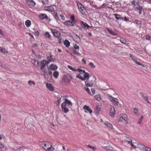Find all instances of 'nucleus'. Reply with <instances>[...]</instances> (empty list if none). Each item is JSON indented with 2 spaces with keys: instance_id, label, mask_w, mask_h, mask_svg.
<instances>
[{
  "instance_id": "obj_25",
  "label": "nucleus",
  "mask_w": 151,
  "mask_h": 151,
  "mask_svg": "<svg viewBox=\"0 0 151 151\" xmlns=\"http://www.w3.org/2000/svg\"><path fill=\"white\" fill-rule=\"evenodd\" d=\"M74 40L75 41L77 42H80L81 41V40L80 37L77 35H76L75 36Z\"/></svg>"
},
{
  "instance_id": "obj_58",
  "label": "nucleus",
  "mask_w": 151,
  "mask_h": 151,
  "mask_svg": "<svg viewBox=\"0 0 151 151\" xmlns=\"http://www.w3.org/2000/svg\"><path fill=\"white\" fill-rule=\"evenodd\" d=\"M73 53L75 55H78V52L77 51H76V50H75L73 51Z\"/></svg>"
},
{
  "instance_id": "obj_29",
  "label": "nucleus",
  "mask_w": 151,
  "mask_h": 151,
  "mask_svg": "<svg viewBox=\"0 0 151 151\" xmlns=\"http://www.w3.org/2000/svg\"><path fill=\"white\" fill-rule=\"evenodd\" d=\"M104 148L107 151H112L113 149L112 147H104Z\"/></svg>"
},
{
  "instance_id": "obj_22",
  "label": "nucleus",
  "mask_w": 151,
  "mask_h": 151,
  "mask_svg": "<svg viewBox=\"0 0 151 151\" xmlns=\"http://www.w3.org/2000/svg\"><path fill=\"white\" fill-rule=\"evenodd\" d=\"M115 111L114 108L113 107H111L110 111V115L111 116H113L115 114Z\"/></svg>"
},
{
  "instance_id": "obj_31",
  "label": "nucleus",
  "mask_w": 151,
  "mask_h": 151,
  "mask_svg": "<svg viewBox=\"0 0 151 151\" xmlns=\"http://www.w3.org/2000/svg\"><path fill=\"white\" fill-rule=\"evenodd\" d=\"M64 44L65 46L67 47H69L70 43L68 40H66L64 42Z\"/></svg>"
},
{
  "instance_id": "obj_11",
  "label": "nucleus",
  "mask_w": 151,
  "mask_h": 151,
  "mask_svg": "<svg viewBox=\"0 0 151 151\" xmlns=\"http://www.w3.org/2000/svg\"><path fill=\"white\" fill-rule=\"evenodd\" d=\"M84 110V111L86 113L88 112L89 113L91 114L92 112V111L90 108V107L86 105H84L83 107Z\"/></svg>"
},
{
  "instance_id": "obj_12",
  "label": "nucleus",
  "mask_w": 151,
  "mask_h": 151,
  "mask_svg": "<svg viewBox=\"0 0 151 151\" xmlns=\"http://www.w3.org/2000/svg\"><path fill=\"white\" fill-rule=\"evenodd\" d=\"M61 108L62 111L64 113H67L69 111L68 107H67L65 104H61Z\"/></svg>"
},
{
  "instance_id": "obj_13",
  "label": "nucleus",
  "mask_w": 151,
  "mask_h": 151,
  "mask_svg": "<svg viewBox=\"0 0 151 151\" xmlns=\"http://www.w3.org/2000/svg\"><path fill=\"white\" fill-rule=\"evenodd\" d=\"M39 17L40 19L41 20L45 19L46 20L48 19L49 18L47 15L45 14H39Z\"/></svg>"
},
{
  "instance_id": "obj_2",
  "label": "nucleus",
  "mask_w": 151,
  "mask_h": 151,
  "mask_svg": "<svg viewBox=\"0 0 151 151\" xmlns=\"http://www.w3.org/2000/svg\"><path fill=\"white\" fill-rule=\"evenodd\" d=\"M70 21L67 20L63 22L64 24L65 25L68 26H74V24L75 21V16L74 15H72L70 17Z\"/></svg>"
},
{
  "instance_id": "obj_48",
  "label": "nucleus",
  "mask_w": 151,
  "mask_h": 151,
  "mask_svg": "<svg viewBox=\"0 0 151 151\" xmlns=\"http://www.w3.org/2000/svg\"><path fill=\"white\" fill-rule=\"evenodd\" d=\"M120 41L122 43L124 44L126 43V40L122 37L120 38Z\"/></svg>"
},
{
  "instance_id": "obj_38",
  "label": "nucleus",
  "mask_w": 151,
  "mask_h": 151,
  "mask_svg": "<svg viewBox=\"0 0 151 151\" xmlns=\"http://www.w3.org/2000/svg\"><path fill=\"white\" fill-rule=\"evenodd\" d=\"M28 84L30 86H31L32 84L33 85H35V82L33 81H28Z\"/></svg>"
},
{
  "instance_id": "obj_27",
  "label": "nucleus",
  "mask_w": 151,
  "mask_h": 151,
  "mask_svg": "<svg viewBox=\"0 0 151 151\" xmlns=\"http://www.w3.org/2000/svg\"><path fill=\"white\" fill-rule=\"evenodd\" d=\"M59 73L57 71H55L53 73V77L55 78H57L58 77Z\"/></svg>"
},
{
  "instance_id": "obj_49",
  "label": "nucleus",
  "mask_w": 151,
  "mask_h": 151,
  "mask_svg": "<svg viewBox=\"0 0 151 151\" xmlns=\"http://www.w3.org/2000/svg\"><path fill=\"white\" fill-rule=\"evenodd\" d=\"M145 38L146 40H149L150 39L151 37L149 35L147 34L145 35Z\"/></svg>"
},
{
  "instance_id": "obj_41",
  "label": "nucleus",
  "mask_w": 151,
  "mask_h": 151,
  "mask_svg": "<svg viewBox=\"0 0 151 151\" xmlns=\"http://www.w3.org/2000/svg\"><path fill=\"white\" fill-rule=\"evenodd\" d=\"M132 3L134 6L138 4V3L137 1L136 0H133V1L132 2Z\"/></svg>"
},
{
  "instance_id": "obj_57",
  "label": "nucleus",
  "mask_w": 151,
  "mask_h": 151,
  "mask_svg": "<svg viewBox=\"0 0 151 151\" xmlns=\"http://www.w3.org/2000/svg\"><path fill=\"white\" fill-rule=\"evenodd\" d=\"M142 7L139 10L138 12L140 14H141L142 13Z\"/></svg>"
},
{
  "instance_id": "obj_23",
  "label": "nucleus",
  "mask_w": 151,
  "mask_h": 151,
  "mask_svg": "<svg viewBox=\"0 0 151 151\" xmlns=\"http://www.w3.org/2000/svg\"><path fill=\"white\" fill-rule=\"evenodd\" d=\"M114 16H115V18L117 20L123 19V17H122L121 15L115 14H114Z\"/></svg>"
},
{
  "instance_id": "obj_63",
  "label": "nucleus",
  "mask_w": 151,
  "mask_h": 151,
  "mask_svg": "<svg viewBox=\"0 0 151 151\" xmlns=\"http://www.w3.org/2000/svg\"><path fill=\"white\" fill-rule=\"evenodd\" d=\"M4 147V145L0 143V148H3Z\"/></svg>"
},
{
  "instance_id": "obj_47",
  "label": "nucleus",
  "mask_w": 151,
  "mask_h": 151,
  "mask_svg": "<svg viewBox=\"0 0 151 151\" xmlns=\"http://www.w3.org/2000/svg\"><path fill=\"white\" fill-rule=\"evenodd\" d=\"M0 51L3 53H5L6 52V50L5 48H2L0 47Z\"/></svg>"
},
{
  "instance_id": "obj_1",
  "label": "nucleus",
  "mask_w": 151,
  "mask_h": 151,
  "mask_svg": "<svg viewBox=\"0 0 151 151\" xmlns=\"http://www.w3.org/2000/svg\"><path fill=\"white\" fill-rule=\"evenodd\" d=\"M40 145L44 150L47 151H54V148L52 147L51 143L47 141L40 142Z\"/></svg>"
},
{
  "instance_id": "obj_19",
  "label": "nucleus",
  "mask_w": 151,
  "mask_h": 151,
  "mask_svg": "<svg viewBox=\"0 0 151 151\" xmlns=\"http://www.w3.org/2000/svg\"><path fill=\"white\" fill-rule=\"evenodd\" d=\"M49 69L52 70H55L58 68V67L55 65L52 64L49 66Z\"/></svg>"
},
{
  "instance_id": "obj_40",
  "label": "nucleus",
  "mask_w": 151,
  "mask_h": 151,
  "mask_svg": "<svg viewBox=\"0 0 151 151\" xmlns=\"http://www.w3.org/2000/svg\"><path fill=\"white\" fill-rule=\"evenodd\" d=\"M88 147L90 149H91L93 150L94 151L96 150V148L95 147L93 146H91L90 145H88Z\"/></svg>"
},
{
  "instance_id": "obj_21",
  "label": "nucleus",
  "mask_w": 151,
  "mask_h": 151,
  "mask_svg": "<svg viewBox=\"0 0 151 151\" xmlns=\"http://www.w3.org/2000/svg\"><path fill=\"white\" fill-rule=\"evenodd\" d=\"M80 23L82 26L83 25V27L86 28L87 29L91 27V26L88 25L86 23H84L83 21H81Z\"/></svg>"
},
{
  "instance_id": "obj_64",
  "label": "nucleus",
  "mask_w": 151,
  "mask_h": 151,
  "mask_svg": "<svg viewBox=\"0 0 151 151\" xmlns=\"http://www.w3.org/2000/svg\"><path fill=\"white\" fill-rule=\"evenodd\" d=\"M124 19V21L126 22H127L129 20V19L127 18V17H125Z\"/></svg>"
},
{
  "instance_id": "obj_6",
  "label": "nucleus",
  "mask_w": 151,
  "mask_h": 151,
  "mask_svg": "<svg viewBox=\"0 0 151 151\" xmlns=\"http://www.w3.org/2000/svg\"><path fill=\"white\" fill-rule=\"evenodd\" d=\"M127 119L128 118L127 115L125 114H123L120 115L119 121L122 122L126 124H128Z\"/></svg>"
},
{
  "instance_id": "obj_60",
  "label": "nucleus",
  "mask_w": 151,
  "mask_h": 151,
  "mask_svg": "<svg viewBox=\"0 0 151 151\" xmlns=\"http://www.w3.org/2000/svg\"><path fill=\"white\" fill-rule=\"evenodd\" d=\"M129 140H130V141L127 140V141H126V142H127L129 144H130L131 143V142H132V139H130Z\"/></svg>"
},
{
  "instance_id": "obj_55",
  "label": "nucleus",
  "mask_w": 151,
  "mask_h": 151,
  "mask_svg": "<svg viewBox=\"0 0 151 151\" xmlns=\"http://www.w3.org/2000/svg\"><path fill=\"white\" fill-rule=\"evenodd\" d=\"M35 35L36 36H38L39 35V32L37 31H36L34 33Z\"/></svg>"
},
{
  "instance_id": "obj_36",
  "label": "nucleus",
  "mask_w": 151,
  "mask_h": 151,
  "mask_svg": "<svg viewBox=\"0 0 151 151\" xmlns=\"http://www.w3.org/2000/svg\"><path fill=\"white\" fill-rule=\"evenodd\" d=\"M143 117L144 116L143 115H141V116L140 118L139 119L138 121V123L139 124H140L141 123Z\"/></svg>"
},
{
  "instance_id": "obj_46",
  "label": "nucleus",
  "mask_w": 151,
  "mask_h": 151,
  "mask_svg": "<svg viewBox=\"0 0 151 151\" xmlns=\"http://www.w3.org/2000/svg\"><path fill=\"white\" fill-rule=\"evenodd\" d=\"M73 47L76 50H78L79 49V47L76 44H73Z\"/></svg>"
},
{
  "instance_id": "obj_34",
  "label": "nucleus",
  "mask_w": 151,
  "mask_h": 151,
  "mask_svg": "<svg viewBox=\"0 0 151 151\" xmlns=\"http://www.w3.org/2000/svg\"><path fill=\"white\" fill-rule=\"evenodd\" d=\"M136 23L138 25L140 26L142 22L138 19H136L135 20Z\"/></svg>"
},
{
  "instance_id": "obj_35",
  "label": "nucleus",
  "mask_w": 151,
  "mask_h": 151,
  "mask_svg": "<svg viewBox=\"0 0 151 151\" xmlns=\"http://www.w3.org/2000/svg\"><path fill=\"white\" fill-rule=\"evenodd\" d=\"M58 98V104L59 105L60 103L61 102V98H62V96L61 97H60V96H57Z\"/></svg>"
},
{
  "instance_id": "obj_59",
  "label": "nucleus",
  "mask_w": 151,
  "mask_h": 151,
  "mask_svg": "<svg viewBox=\"0 0 151 151\" xmlns=\"http://www.w3.org/2000/svg\"><path fill=\"white\" fill-rule=\"evenodd\" d=\"M142 7V6H140L139 5H138V6H137L136 7V9L137 10H138Z\"/></svg>"
},
{
  "instance_id": "obj_61",
  "label": "nucleus",
  "mask_w": 151,
  "mask_h": 151,
  "mask_svg": "<svg viewBox=\"0 0 151 151\" xmlns=\"http://www.w3.org/2000/svg\"><path fill=\"white\" fill-rule=\"evenodd\" d=\"M82 61L83 63L84 64H86V60L84 59H82Z\"/></svg>"
},
{
  "instance_id": "obj_56",
  "label": "nucleus",
  "mask_w": 151,
  "mask_h": 151,
  "mask_svg": "<svg viewBox=\"0 0 151 151\" xmlns=\"http://www.w3.org/2000/svg\"><path fill=\"white\" fill-rule=\"evenodd\" d=\"M60 17L61 18V19L62 20H65V18L64 16L63 15H60Z\"/></svg>"
},
{
  "instance_id": "obj_32",
  "label": "nucleus",
  "mask_w": 151,
  "mask_h": 151,
  "mask_svg": "<svg viewBox=\"0 0 151 151\" xmlns=\"http://www.w3.org/2000/svg\"><path fill=\"white\" fill-rule=\"evenodd\" d=\"M95 98L98 101H99L101 99V97L99 95H96L94 96Z\"/></svg>"
},
{
  "instance_id": "obj_30",
  "label": "nucleus",
  "mask_w": 151,
  "mask_h": 151,
  "mask_svg": "<svg viewBox=\"0 0 151 151\" xmlns=\"http://www.w3.org/2000/svg\"><path fill=\"white\" fill-rule=\"evenodd\" d=\"M25 24L27 27H30L31 25V22L29 20H27L25 22Z\"/></svg>"
},
{
  "instance_id": "obj_42",
  "label": "nucleus",
  "mask_w": 151,
  "mask_h": 151,
  "mask_svg": "<svg viewBox=\"0 0 151 151\" xmlns=\"http://www.w3.org/2000/svg\"><path fill=\"white\" fill-rule=\"evenodd\" d=\"M68 67L69 69L72 70L73 71L76 72V69H74L73 68H72L69 65H68Z\"/></svg>"
},
{
  "instance_id": "obj_24",
  "label": "nucleus",
  "mask_w": 151,
  "mask_h": 151,
  "mask_svg": "<svg viewBox=\"0 0 151 151\" xmlns=\"http://www.w3.org/2000/svg\"><path fill=\"white\" fill-rule=\"evenodd\" d=\"M134 112L136 116H138L139 115V113L138 110L136 108H134L133 109Z\"/></svg>"
},
{
  "instance_id": "obj_51",
  "label": "nucleus",
  "mask_w": 151,
  "mask_h": 151,
  "mask_svg": "<svg viewBox=\"0 0 151 151\" xmlns=\"http://www.w3.org/2000/svg\"><path fill=\"white\" fill-rule=\"evenodd\" d=\"M53 15L55 17V18L56 17L58 19H59V18L58 17V14H57V13H56V12L54 13Z\"/></svg>"
},
{
  "instance_id": "obj_4",
  "label": "nucleus",
  "mask_w": 151,
  "mask_h": 151,
  "mask_svg": "<svg viewBox=\"0 0 151 151\" xmlns=\"http://www.w3.org/2000/svg\"><path fill=\"white\" fill-rule=\"evenodd\" d=\"M77 4L79 9L80 12L83 15H86V11L84 6L82 5L79 1H77Z\"/></svg>"
},
{
  "instance_id": "obj_8",
  "label": "nucleus",
  "mask_w": 151,
  "mask_h": 151,
  "mask_svg": "<svg viewBox=\"0 0 151 151\" xmlns=\"http://www.w3.org/2000/svg\"><path fill=\"white\" fill-rule=\"evenodd\" d=\"M138 148L142 151H151V148L142 145H140Z\"/></svg>"
},
{
  "instance_id": "obj_3",
  "label": "nucleus",
  "mask_w": 151,
  "mask_h": 151,
  "mask_svg": "<svg viewBox=\"0 0 151 151\" xmlns=\"http://www.w3.org/2000/svg\"><path fill=\"white\" fill-rule=\"evenodd\" d=\"M39 65L42 72L44 74H45L46 72V70L45 68L46 65V60H41Z\"/></svg>"
},
{
  "instance_id": "obj_7",
  "label": "nucleus",
  "mask_w": 151,
  "mask_h": 151,
  "mask_svg": "<svg viewBox=\"0 0 151 151\" xmlns=\"http://www.w3.org/2000/svg\"><path fill=\"white\" fill-rule=\"evenodd\" d=\"M50 30L55 37L58 38H59L60 37L61 35L59 32L55 29H51Z\"/></svg>"
},
{
  "instance_id": "obj_20",
  "label": "nucleus",
  "mask_w": 151,
  "mask_h": 151,
  "mask_svg": "<svg viewBox=\"0 0 151 151\" xmlns=\"http://www.w3.org/2000/svg\"><path fill=\"white\" fill-rule=\"evenodd\" d=\"M85 84L87 86L91 87L93 86V81H89L88 80L86 81Z\"/></svg>"
},
{
  "instance_id": "obj_33",
  "label": "nucleus",
  "mask_w": 151,
  "mask_h": 151,
  "mask_svg": "<svg viewBox=\"0 0 151 151\" xmlns=\"http://www.w3.org/2000/svg\"><path fill=\"white\" fill-rule=\"evenodd\" d=\"M52 55H50V56L47 57V58L48 60H50L51 62H53L55 61V59L52 58Z\"/></svg>"
},
{
  "instance_id": "obj_44",
  "label": "nucleus",
  "mask_w": 151,
  "mask_h": 151,
  "mask_svg": "<svg viewBox=\"0 0 151 151\" xmlns=\"http://www.w3.org/2000/svg\"><path fill=\"white\" fill-rule=\"evenodd\" d=\"M29 2H31V4L32 6H34L35 5L36 3L33 0H29Z\"/></svg>"
},
{
  "instance_id": "obj_26",
  "label": "nucleus",
  "mask_w": 151,
  "mask_h": 151,
  "mask_svg": "<svg viewBox=\"0 0 151 151\" xmlns=\"http://www.w3.org/2000/svg\"><path fill=\"white\" fill-rule=\"evenodd\" d=\"M32 64L35 66L38 65L39 64V62L38 61L36 60L35 59H33L32 60Z\"/></svg>"
},
{
  "instance_id": "obj_15",
  "label": "nucleus",
  "mask_w": 151,
  "mask_h": 151,
  "mask_svg": "<svg viewBox=\"0 0 151 151\" xmlns=\"http://www.w3.org/2000/svg\"><path fill=\"white\" fill-rule=\"evenodd\" d=\"M130 56L131 58V59L134 61V62L136 63L138 65H139L142 66V64L140 63L139 62L135 59V58L134 57L133 55H132L131 54H130Z\"/></svg>"
},
{
  "instance_id": "obj_17",
  "label": "nucleus",
  "mask_w": 151,
  "mask_h": 151,
  "mask_svg": "<svg viewBox=\"0 0 151 151\" xmlns=\"http://www.w3.org/2000/svg\"><path fill=\"white\" fill-rule=\"evenodd\" d=\"M46 87L48 89L51 91H53L54 90L52 85L50 83H47Z\"/></svg>"
},
{
  "instance_id": "obj_9",
  "label": "nucleus",
  "mask_w": 151,
  "mask_h": 151,
  "mask_svg": "<svg viewBox=\"0 0 151 151\" xmlns=\"http://www.w3.org/2000/svg\"><path fill=\"white\" fill-rule=\"evenodd\" d=\"M45 9L48 11L54 12L55 10L56 7L54 5H52L49 6H46Z\"/></svg>"
},
{
  "instance_id": "obj_28",
  "label": "nucleus",
  "mask_w": 151,
  "mask_h": 151,
  "mask_svg": "<svg viewBox=\"0 0 151 151\" xmlns=\"http://www.w3.org/2000/svg\"><path fill=\"white\" fill-rule=\"evenodd\" d=\"M45 37L49 39H50L51 37V35L48 32H46L45 34Z\"/></svg>"
},
{
  "instance_id": "obj_37",
  "label": "nucleus",
  "mask_w": 151,
  "mask_h": 151,
  "mask_svg": "<svg viewBox=\"0 0 151 151\" xmlns=\"http://www.w3.org/2000/svg\"><path fill=\"white\" fill-rule=\"evenodd\" d=\"M143 99L145 101L147 102L148 103L151 104V103L148 101V97L147 96H145Z\"/></svg>"
},
{
  "instance_id": "obj_45",
  "label": "nucleus",
  "mask_w": 151,
  "mask_h": 151,
  "mask_svg": "<svg viewBox=\"0 0 151 151\" xmlns=\"http://www.w3.org/2000/svg\"><path fill=\"white\" fill-rule=\"evenodd\" d=\"M89 65L92 68H96L95 65L92 62L90 63L89 64Z\"/></svg>"
},
{
  "instance_id": "obj_39",
  "label": "nucleus",
  "mask_w": 151,
  "mask_h": 151,
  "mask_svg": "<svg viewBox=\"0 0 151 151\" xmlns=\"http://www.w3.org/2000/svg\"><path fill=\"white\" fill-rule=\"evenodd\" d=\"M14 150L15 151H23V147H21L17 149H14Z\"/></svg>"
},
{
  "instance_id": "obj_52",
  "label": "nucleus",
  "mask_w": 151,
  "mask_h": 151,
  "mask_svg": "<svg viewBox=\"0 0 151 151\" xmlns=\"http://www.w3.org/2000/svg\"><path fill=\"white\" fill-rule=\"evenodd\" d=\"M48 0H42V3L44 4H46L48 2Z\"/></svg>"
},
{
  "instance_id": "obj_16",
  "label": "nucleus",
  "mask_w": 151,
  "mask_h": 151,
  "mask_svg": "<svg viewBox=\"0 0 151 151\" xmlns=\"http://www.w3.org/2000/svg\"><path fill=\"white\" fill-rule=\"evenodd\" d=\"M104 124L107 127L109 128L110 130H112L113 128L112 124L110 122H104Z\"/></svg>"
},
{
  "instance_id": "obj_43",
  "label": "nucleus",
  "mask_w": 151,
  "mask_h": 151,
  "mask_svg": "<svg viewBox=\"0 0 151 151\" xmlns=\"http://www.w3.org/2000/svg\"><path fill=\"white\" fill-rule=\"evenodd\" d=\"M76 77L82 81H83L84 79L83 77L81 76L80 74H77L76 76Z\"/></svg>"
},
{
  "instance_id": "obj_54",
  "label": "nucleus",
  "mask_w": 151,
  "mask_h": 151,
  "mask_svg": "<svg viewBox=\"0 0 151 151\" xmlns=\"http://www.w3.org/2000/svg\"><path fill=\"white\" fill-rule=\"evenodd\" d=\"M86 90L88 94H91V93L90 91L88 88H86Z\"/></svg>"
},
{
  "instance_id": "obj_50",
  "label": "nucleus",
  "mask_w": 151,
  "mask_h": 151,
  "mask_svg": "<svg viewBox=\"0 0 151 151\" xmlns=\"http://www.w3.org/2000/svg\"><path fill=\"white\" fill-rule=\"evenodd\" d=\"M76 72L78 71L80 73H81L82 72L83 73V70H82V69H80V68H78L77 69H76Z\"/></svg>"
},
{
  "instance_id": "obj_62",
  "label": "nucleus",
  "mask_w": 151,
  "mask_h": 151,
  "mask_svg": "<svg viewBox=\"0 0 151 151\" xmlns=\"http://www.w3.org/2000/svg\"><path fill=\"white\" fill-rule=\"evenodd\" d=\"M48 74L50 76H52V72L50 70H49V72H48Z\"/></svg>"
},
{
  "instance_id": "obj_10",
  "label": "nucleus",
  "mask_w": 151,
  "mask_h": 151,
  "mask_svg": "<svg viewBox=\"0 0 151 151\" xmlns=\"http://www.w3.org/2000/svg\"><path fill=\"white\" fill-rule=\"evenodd\" d=\"M62 104H65V106L68 107H71L72 106V104L71 101L66 99H65L64 102Z\"/></svg>"
},
{
  "instance_id": "obj_53",
  "label": "nucleus",
  "mask_w": 151,
  "mask_h": 151,
  "mask_svg": "<svg viewBox=\"0 0 151 151\" xmlns=\"http://www.w3.org/2000/svg\"><path fill=\"white\" fill-rule=\"evenodd\" d=\"M139 95L142 96V97L143 98L144 97H145V96H144V93L142 92H140Z\"/></svg>"
},
{
  "instance_id": "obj_5",
  "label": "nucleus",
  "mask_w": 151,
  "mask_h": 151,
  "mask_svg": "<svg viewBox=\"0 0 151 151\" xmlns=\"http://www.w3.org/2000/svg\"><path fill=\"white\" fill-rule=\"evenodd\" d=\"M108 99L114 105H117L119 103L118 100L111 96L110 95H108Z\"/></svg>"
},
{
  "instance_id": "obj_18",
  "label": "nucleus",
  "mask_w": 151,
  "mask_h": 151,
  "mask_svg": "<svg viewBox=\"0 0 151 151\" xmlns=\"http://www.w3.org/2000/svg\"><path fill=\"white\" fill-rule=\"evenodd\" d=\"M106 29L110 34L115 36L117 35V33L114 32L111 29H110L108 28H106Z\"/></svg>"
},
{
  "instance_id": "obj_14",
  "label": "nucleus",
  "mask_w": 151,
  "mask_h": 151,
  "mask_svg": "<svg viewBox=\"0 0 151 151\" xmlns=\"http://www.w3.org/2000/svg\"><path fill=\"white\" fill-rule=\"evenodd\" d=\"M83 73H84V75H83L84 77H83V78H84L83 81H85V80H88L89 76V74L87 72H86L84 70H83Z\"/></svg>"
}]
</instances>
